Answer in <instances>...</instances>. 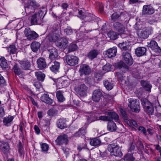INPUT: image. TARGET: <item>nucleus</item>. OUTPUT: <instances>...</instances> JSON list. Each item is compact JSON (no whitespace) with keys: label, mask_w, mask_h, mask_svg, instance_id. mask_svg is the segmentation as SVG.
<instances>
[{"label":"nucleus","mask_w":161,"mask_h":161,"mask_svg":"<svg viewBox=\"0 0 161 161\" xmlns=\"http://www.w3.org/2000/svg\"><path fill=\"white\" fill-rule=\"evenodd\" d=\"M40 5L35 0L29 1L25 5V11L26 14L28 15L34 12L35 10L39 7Z\"/></svg>","instance_id":"obj_3"},{"label":"nucleus","mask_w":161,"mask_h":161,"mask_svg":"<svg viewBox=\"0 0 161 161\" xmlns=\"http://www.w3.org/2000/svg\"><path fill=\"white\" fill-rule=\"evenodd\" d=\"M99 119L103 121H111V119L108 116L103 115L100 116Z\"/></svg>","instance_id":"obj_55"},{"label":"nucleus","mask_w":161,"mask_h":161,"mask_svg":"<svg viewBox=\"0 0 161 161\" xmlns=\"http://www.w3.org/2000/svg\"><path fill=\"white\" fill-rule=\"evenodd\" d=\"M122 58L125 63L129 65H131L133 64V60L129 52H125L122 53Z\"/></svg>","instance_id":"obj_14"},{"label":"nucleus","mask_w":161,"mask_h":161,"mask_svg":"<svg viewBox=\"0 0 161 161\" xmlns=\"http://www.w3.org/2000/svg\"><path fill=\"white\" fill-rule=\"evenodd\" d=\"M0 65L3 69H6L8 68L7 61L4 57H1L0 58Z\"/></svg>","instance_id":"obj_37"},{"label":"nucleus","mask_w":161,"mask_h":161,"mask_svg":"<svg viewBox=\"0 0 161 161\" xmlns=\"http://www.w3.org/2000/svg\"><path fill=\"white\" fill-rule=\"evenodd\" d=\"M98 54V52L96 50H91L87 54V57L91 60H92L97 57Z\"/></svg>","instance_id":"obj_33"},{"label":"nucleus","mask_w":161,"mask_h":161,"mask_svg":"<svg viewBox=\"0 0 161 161\" xmlns=\"http://www.w3.org/2000/svg\"><path fill=\"white\" fill-rule=\"evenodd\" d=\"M88 87L84 84L80 85L75 88V91L81 97L86 95Z\"/></svg>","instance_id":"obj_7"},{"label":"nucleus","mask_w":161,"mask_h":161,"mask_svg":"<svg viewBox=\"0 0 161 161\" xmlns=\"http://www.w3.org/2000/svg\"><path fill=\"white\" fill-rule=\"evenodd\" d=\"M22 68L25 70H28L31 66V64L28 60L21 61L19 62Z\"/></svg>","instance_id":"obj_28"},{"label":"nucleus","mask_w":161,"mask_h":161,"mask_svg":"<svg viewBox=\"0 0 161 161\" xmlns=\"http://www.w3.org/2000/svg\"><path fill=\"white\" fill-rule=\"evenodd\" d=\"M90 144L93 146H99L101 144V141L97 138L91 139L90 141Z\"/></svg>","instance_id":"obj_31"},{"label":"nucleus","mask_w":161,"mask_h":161,"mask_svg":"<svg viewBox=\"0 0 161 161\" xmlns=\"http://www.w3.org/2000/svg\"><path fill=\"white\" fill-rule=\"evenodd\" d=\"M69 85V81L67 80H64L63 78L58 79L56 82L57 86L58 89L66 87Z\"/></svg>","instance_id":"obj_16"},{"label":"nucleus","mask_w":161,"mask_h":161,"mask_svg":"<svg viewBox=\"0 0 161 161\" xmlns=\"http://www.w3.org/2000/svg\"><path fill=\"white\" fill-rule=\"evenodd\" d=\"M40 46V43L37 42H33L31 44V47L33 52H36L39 49Z\"/></svg>","instance_id":"obj_30"},{"label":"nucleus","mask_w":161,"mask_h":161,"mask_svg":"<svg viewBox=\"0 0 161 161\" xmlns=\"http://www.w3.org/2000/svg\"><path fill=\"white\" fill-rule=\"evenodd\" d=\"M88 117L87 120L88 122L90 123L97 120L95 114L93 113H91L89 114L88 115Z\"/></svg>","instance_id":"obj_44"},{"label":"nucleus","mask_w":161,"mask_h":161,"mask_svg":"<svg viewBox=\"0 0 161 161\" xmlns=\"http://www.w3.org/2000/svg\"><path fill=\"white\" fill-rule=\"evenodd\" d=\"M108 115L109 117L111 119V121L114 119L115 120H117L119 119V116L118 115L114 112H108Z\"/></svg>","instance_id":"obj_41"},{"label":"nucleus","mask_w":161,"mask_h":161,"mask_svg":"<svg viewBox=\"0 0 161 161\" xmlns=\"http://www.w3.org/2000/svg\"><path fill=\"white\" fill-rule=\"evenodd\" d=\"M42 151L43 152H46L48 151L49 148L48 145L46 143H42L41 145Z\"/></svg>","instance_id":"obj_56"},{"label":"nucleus","mask_w":161,"mask_h":161,"mask_svg":"<svg viewBox=\"0 0 161 161\" xmlns=\"http://www.w3.org/2000/svg\"><path fill=\"white\" fill-rule=\"evenodd\" d=\"M47 38L50 42H54L57 40L58 41V36L56 35L50 34L47 36Z\"/></svg>","instance_id":"obj_40"},{"label":"nucleus","mask_w":161,"mask_h":161,"mask_svg":"<svg viewBox=\"0 0 161 161\" xmlns=\"http://www.w3.org/2000/svg\"><path fill=\"white\" fill-rule=\"evenodd\" d=\"M107 35L110 39L114 40L117 38L118 34L115 31H111L108 33Z\"/></svg>","instance_id":"obj_39"},{"label":"nucleus","mask_w":161,"mask_h":161,"mask_svg":"<svg viewBox=\"0 0 161 161\" xmlns=\"http://www.w3.org/2000/svg\"><path fill=\"white\" fill-rule=\"evenodd\" d=\"M86 145L85 144L84 145L83 143L80 144L77 147V149L80 151H81L82 149L86 148Z\"/></svg>","instance_id":"obj_59"},{"label":"nucleus","mask_w":161,"mask_h":161,"mask_svg":"<svg viewBox=\"0 0 161 161\" xmlns=\"http://www.w3.org/2000/svg\"><path fill=\"white\" fill-rule=\"evenodd\" d=\"M78 13L79 17L80 18H84L86 17L85 14L83 12L82 10H79Z\"/></svg>","instance_id":"obj_63"},{"label":"nucleus","mask_w":161,"mask_h":161,"mask_svg":"<svg viewBox=\"0 0 161 161\" xmlns=\"http://www.w3.org/2000/svg\"><path fill=\"white\" fill-rule=\"evenodd\" d=\"M57 124V127L61 129H63L67 127L65 121L63 119H60L58 120Z\"/></svg>","instance_id":"obj_32"},{"label":"nucleus","mask_w":161,"mask_h":161,"mask_svg":"<svg viewBox=\"0 0 161 161\" xmlns=\"http://www.w3.org/2000/svg\"><path fill=\"white\" fill-rule=\"evenodd\" d=\"M128 106L131 110L135 113H138L140 110V107L137 99L130 98L128 99Z\"/></svg>","instance_id":"obj_4"},{"label":"nucleus","mask_w":161,"mask_h":161,"mask_svg":"<svg viewBox=\"0 0 161 161\" xmlns=\"http://www.w3.org/2000/svg\"><path fill=\"white\" fill-rule=\"evenodd\" d=\"M55 141L57 144L58 145L67 144L68 142V136L65 134L59 136Z\"/></svg>","instance_id":"obj_10"},{"label":"nucleus","mask_w":161,"mask_h":161,"mask_svg":"<svg viewBox=\"0 0 161 161\" xmlns=\"http://www.w3.org/2000/svg\"><path fill=\"white\" fill-rule=\"evenodd\" d=\"M108 129L111 131H114L116 130L117 127L114 122L110 121L108 123Z\"/></svg>","instance_id":"obj_35"},{"label":"nucleus","mask_w":161,"mask_h":161,"mask_svg":"<svg viewBox=\"0 0 161 161\" xmlns=\"http://www.w3.org/2000/svg\"><path fill=\"white\" fill-rule=\"evenodd\" d=\"M103 97L101 92L98 90H95L93 92L92 98L93 101L97 102L99 101L101 98Z\"/></svg>","instance_id":"obj_17"},{"label":"nucleus","mask_w":161,"mask_h":161,"mask_svg":"<svg viewBox=\"0 0 161 161\" xmlns=\"http://www.w3.org/2000/svg\"><path fill=\"white\" fill-rule=\"evenodd\" d=\"M120 111L123 118L126 119L128 116L126 112L122 109H120Z\"/></svg>","instance_id":"obj_57"},{"label":"nucleus","mask_w":161,"mask_h":161,"mask_svg":"<svg viewBox=\"0 0 161 161\" xmlns=\"http://www.w3.org/2000/svg\"><path fill=\"white\" fill-rule=\"evenodd\" d=\"M43 17V13L41 10L35 13L31 16V24H40L42 22Z\"/></svg>","instance_id":"obj_6"},{"label":"nucleus","mask_w":161,"mask_h":161,"mask_svg":"<svg viewBox=\"0 0 161 161\" xmlns=\"http://www.w3.org/2000/svg\"><path fill=\"white\" fill-rule=\"evenodd\" d=\"M127 44V42H123L119 44L118 46L121 49L124 50H126L128 49L129 47V46Z\"/></svg>","instance_id":"obj_47"},{"label":"nucleus","mask_w":161,"mask_h":161,"mask_svg":"<svg viewBox=\"0 0 161 161\" xmlns=\"http://www.w3.org/2000/svg\"><path fill=\"white\" fill-rule=\"evenodd\" d=\"M103 73L100 71H97L95 74V78L97 80H100L102 79L103 75Z\"/></svg>","instance_id":"obj_51"},{"label":"nucleus","mask_w":161,"mask_h":161,"mask_svg":"<svg viewBox=\"0 0 161 161\" xmlns=\"http://www.w3.org/2000/svg\"><path fill=\"white\" fill-rule=\"evenodd\" d=\"M64 32L68 35H71L73 33L72 30L69 28H66L64 30Z\"/></svg>","instance_id":"obj_61"},{"label":"nucleus","mask_w":161,"mask_h":161,"mask_svg":"<svg viewBox=\"0 0 161 161\" xmlns=\"http://www.w3.org/2000/svg\"><path fill=\"white\" fill-rule=\"evenodd\" d=\"M41 100L43 102L49 105L53 104V105L55 104L54 103L53 104V100L51 98L49 97L48 94H43L41 97Z\"/></svg>","instance_id":"obj_18"},{"label":"nucleus","mask_w":161,"mask_h":161,"mask_svg":"<svg viewBox=\"0 0 161 161\" xmlns=\"http://www.w3.org/2000/svg\"><path fill=\"white\" fill-rule=\"evenodd\" d=\"M146 51L147 49L145 47H140L136 49L135 53L138 57H141L145 55Z\"/></svg>","instance_id":"obj_23"},{"label":"nucleus","mask_w":161,"mask_h":161,"mask_svg":"<svg viewBox=\"0 0 161 161\" xmlns=\"http://www.w3.org/2000/svg\"><path fill=\"white\" fill-rule=\"evenodd\" d=\"M5 114V112L3 108L0 107V118L3 117Z\"/></svg>","instance_id":"obj_60"},{"label":"nucleus","mask_w":161,"mask_h":161,"mask_svg":"<svg viewBox=\"0 0 161 161\" xmlns=\"http://www.w3.org/2000/svg\"><path fill=\"white\" fill-rule=\"evenodd\" d=\"M78 58L75 56L68 55L66 58V61L67 64L71 66H74L78 63Z\"/></svg>","instance_id":"obj_9"},{"label":"nucleus","mask_w":161,"mask_h":161,"mask_svg":"<svg viewBox=\"0 0 161 161\" xmlns=\"http://www.w3.org/2000/svg\"><path fill=\"white\" fill-rule=\"evenodd\" d=\"M114 66L115 67L119 69L123 68V69H125V71L128 70V66L122 61L118 62L116 63H115L114 64Z\"/></svg>","instance_id":"obj_29"},{"label":"nucleus","mask_w":161,"mask_h":161,"mask_svg":"<svg viewBox=\"0 0 161 161\" xmlns=\"http://www.w3.org/2000/svg\"><path fill=\"white\" fill-rule=\"evenodd\" d=\"M13 69L16 75H19L22 73V71L19 67L18 65L16 64H15L14 65L13 67Z\"/></svg>","instance_id":"obj_42"},{"label":"nucleus","mask_w":161,"mask_h":161,"mask_svg":"<svg viewBox=\"0 0 161 161\" xmlns=\"http://www.w3.org/2000/svg\"><path fill=\"white\" fill-rule=\"evenodd\" d=\"M125 161H133L134 158L132 155L130 154H128L125 155L123 158Z\"/></svg>","instance_id":"obj_50"},{"label":"nucleus","mask_w":161,"mask_h":161,"mask_svg":"<svg viewBox=\"0 0 161 161\" xmlns=\"http://www.w3.org/2000/svg\"><path fill=\"white\" fill-rule=\"evenodd\" d=\"M142 86L147 91L150 92L152 86L148 81L142 80L141 82Z\"/></svg>","instance_id":"obj_27"},{"label":"nucleus","mask_w":161,"mask_h":161,"mask_svg":"<svg viewBox=\"0 0 161 161\" xmlns=\"http://www.w3.org/2000/svg\"><path fill=\"white\" fill-rule=\"evenodd\" d=\"M14 119V117L9 115L7 117H4L3 119V122L4 125L7 126H10Z\"/></svg>","instance_id":"obj_25"},{"label":"nucleus","mask_w":161,"mask_h":161,"mask_svg":"<svg viewBox=\"0 0 161 161\" xmlns=\"http://www.w3.org/2000/svg\"><path fill=\"white\" fill-rule=\"evenodd\" d=\"M141 104L145 110L150 115H152L154 112V108L152 103L145 98H142L141 100Z\"/></svg>","instance_id":"obj_5"},{"label":"nucleus","mask_w":161,"mask_h":161,"mask_svg":"<svg viewBox=\"0 0 161 161\" xmlns=\"http://www.w3.org/2000/svg\"><path fill=\"white\" fill-rule=\"evenodd\" d=\"M79 71L81 74L88 75L90 73L91 70L88 65L83 64L80 66Z\"/></svg>","instance_id":"obj_20"},{"label":"nucleus","mask_w":161,"mask_h":161,"mask_svg":"<svg viewBox=\"0 0 161 161\" xmlns=\"http://www.w3.org/2000/svg\"><path fill=\"white\" fill-rule=\"evenodd\" d=\"M108 150L111 155L119 158H121L123 156V153L121 149L116 143H114L108 145Z\"/></svg>","instance_id":"obj_2"},{"label":"nucleus","mask_w":161,"mask_h":161,"mask_svg":"<svg viewBox=\"0 0 161 161\" xmlns=\"http://www.w3.org/2000/svg\"><path fill=\"white\" fill-rule=\"evenodd\" d=\"M38 67L41 69L45 68L47 66L45 59L43 58H40L37 61Z\"/></svg>","instance_id":"obj_22"},{"label":"nucleus","mask_w":161,"mask_h":161,"mask_svg":"<svg viewBox=\"0 0 161 161\" xmlns=\"http://www.w3.org/2000/svg\"><path fill=\"white\" fill-rule=\"evenodd\" d=\"M63 92L61 91H58L56 92V97L57 98L60 102H62L65 100V98H64L63 93Z\"/></svg>","instance_id":"obj_38"},{"label":"nucleus","mask_w":161,"mask_h":161,"mask_svg":"<svg viewBox=\"0 0 161 161\" xmlns=\"http://www.w3.org/2000/svg\"><path fill=\"white\" fill-rule=\"evenodd\" d=\"M17 49L14 45H10L8 48V51L10 54H14L16 53Z\"/></svg>","instance_id":"obj_48"},{"label":"nucleus","mask_w":161,"mask_h":161,"mask_svg":"<svg viewBox=\"0 0 161 161\" xmlns=\"http://www.w3.org/2000/svg\"><path fill=\"white\" fill-rule=\"evenodd\" d=\"M51 33L58 32L60 31V26L57 24H55L50 28Z\"/></svg>","instance_id":"obj_43"},{"label":"nucleus","mask_w":161,"mask_h":161,"mask_svg":"<svg viewBox=\"0 0 161 161\" xmlns=\"http://www.w3.org/2000/svg\"><path fill=\"white\" fill-rule=\"evenodd\" d=\"M68 39L64 37L59 39L56 43V46L60 48H66L68 46Z\"/></svg>","instance_id":"obj_12"},{"label":"nucleus","mask_w":161,"mask_h":161,"mask_svg":"<svg viewBox=\"0 0 161 161\" xmlns=\"http://www.w3.org/2000/svg\"><path fill=\"white\" fill-rule=\"evenodd\" d=\"M49 52V58L51 59H53L57 58L58 56V51L56 48H53L48 50Z\"/></svg>","instance_id":"obj_24"},{"label":"nucleus","mask_w":161,"mask_h":161,"mask_svg":"<svg viewBox=\"0 0 161 161\" xmlns=\"http://www.w3.org/2000/svg\"><path fill=\"white\" fill-rule=\"evenodd\" d=\"M6 82L3 77L0 74V86L6 85Z\"/></svg>","instance_id":"obj_58"},{"label":"nucleus","mask_w":161,"mask_h":161,"mask_svg":"<svg viewBox=\"0 0 161 161\" xmlns=\"http://www.w3.org/2000/svg\"><path fill=\"white\" fill-rule=\"evenodd\" d=\"M122 14H119L118 12L113 13L111 16V19L112 21H114L118 19L119 17H121Z\"/></svg>","instance_id":"obj_45"},{"label":"nucleus","mask_w":161,"mask_h":161,"mask_svg":"<svg viewBox=\"0 0 161 161\" xmlns=\"http://www.w3.org/2000/svg\"><path fill=\"white\" fill-rule=\"evenodd\" d=\"M18 151L19 152L20 156H21L24 153V152L23 151V147L22 146H19Z\"/></svg>","instance_id":"obj_64"},{"label":"nucleus","mask_w":161,"mask_h":161,"mask_svg":"<svg viewBox=\"0 0 161 161\" xmlns=\"http://www.w3.org/2000/svg\"><path fill=\"white\" fill-rule=\"evenodd\" d=\"M147 46L156 53H159L161 52L160 47H158L157 43L155 41H151L150 42L147 44Z\"/></svg>","instance_id":"obj_13"},{"label":"nucleus","mask_w":161,"mask_h":161,"mask_svg":"<svg viewBox=\"0 0 161 161\" xmlns=\"http://www.w3.org/2000/svg\"><path fill=\"white\" fill-rule=\"evenodd\" d=\"M136 145L138 149L141 150L144 149V146L141 141L138 140L136 142Z\"/></svg>","instance_id":"obj_53"},{"label":"nucleus","mask_w":161,"mask_h":161,"mask_svg":"<svg viewBox=\"0 0 161 161\" xmlns=\"http://www.w3.org/2000/svg\"><path fill=\"white\" fill-rule=\"evenodd\" d=\"M135 28L137 31V35L140 38H147L151 34L152 30L148 27H145L142 24H136Z\"/></svg>","instance_id":"obj_1"},{"label":"nucleus","mask_w":161,"mask_h":161,"mask_svg":"<svg viewBox=\"0 0 161 161\" xmlns=\"http://www.w3.org/2000/svg\"><path fill=\"white\" fill-rule=\"evenodd\" d=\"M86 133V132L84 130L80 129L75 134V136L77 137H79L84 135Z\"/></svg>","instance_id":"obj_52"},{"label":"nucleus","mask_w":161,"mask_h":161,"mask_svg":"<svg viewBox=\"0 0 161 161\" xmlns=\"http://www.w3.org/2000/svg\"><path fill=\"white\" fill-rule=\"evenodd\" d=\"M36 76L38 80L42 81H43L45 77V75L41 71H38L35 72V73Z\"/></svg>","instance_id":"obj_36"},{"label":"nucleus","mask_w":161,"mask_h":161,"mask_svg":"<svg viewBox=\"0 0 161 161\" xmlns=\"http://www.w3.org/2000/svg\"><path fill=\"white\" fill-rule=\"evenodd\" d=\"M103 83L104 86L107 90H111L113 87L114 85L111 81L108 80H104Z\"/></svg>","instance_id":"obj_34"},{"label":"nucleus","mask_w":161,"mask_h":161,"mask_svg":"<svg viewBox=\"0 0 161 161\" xmlns=\"http://www.w3.org/2000/svg\"><path fill=\"white\" fill-rule=\"evenodd\" d=\"M117 52V48L116 47H113L105 51V54L108 57L111 58L116 56Z\"/></svg>","instance_id":"obj_19"},{"label":"nucleus","mask_w":161,"mask_h":161,"mask_svg":"<svg viewBox=\"0 0 161 161\" xmlns=\"http://www.w3.org/2000/svg\"><path fill=\"white\" fill-rule=\"evenodd\" d=\"M60 68V63L57 61L53 62L52 64V66L50 67V69L53 72L56 73L58 72Z\"/></svg>","instance_id":"obj_26"},{"label":"nucleus","mask_w":161,"mask_h":161,"mask_svg":"<svg viewBox=\"0 0 161 161\" xmlns=\"http://www.w3.org/2000/svg\"><path fill=\"white\" fill-rule=\"evenodd\" d=\"M138 130L141 131L145 135H146L147 130L143 126H140L139 127Z\"/></svg>","instance_id":"obj_62"},{"label":"nucleus","mask_w":161,"mask_h":161,"mask_svg":"<svg viewBox=\"0 0 161 161\" xmlns=\"http://www.w3.org/2000/svg\"><path fill=\"white\" fill-rule=\"evenodd\" d=\"M9 146L7 142L0 141V149L1 151L6 155L9 153Z\"/></svg>","instance_id":"obj_15"},{"label":"nucleus","mask_w":161,"mask_h":161,"mask_svg":"<svg viewBox=\"0 0 161 161\" xmlns=\"http://www.w3.org/2000/svg\"><path fill=\"white\" fill-rule=\"evenodd\" d=\"M25 36L28 40H33L38 37V34L34 31H31L29 28H26L24 31Z\"/></svg>","instance_id":"obj_8"},{"label":"nucleus","mask_w":161,"mask_h":161,"mask_svg":"<svg viewBox=\"0 0 161 161\" xmlns=\"http://www.w3.org/2000/svg\"><path fill=\"white\" fill-rule=\"evenodd\" d=\"M154 13V9L151 6L149 5H144L143 8V14H151Z\"/></svg>","instance_id":"obj_21"},{"label":"nucleus","mask_w":161,"mask_h":161,"mask_svg":"<svg viewBox=\"0 0 161 161\" xmlns=\"http://www.w3.org/2000/svg\"><path fill=\"white\" fill-rule=\"evenodd\" d=\"M103 69L106 72L111 71L112 69V65L109 63H107L103 67Z\"/></svg>","instance_id":"obj_49"},{"label":"nucleus","mask_w":161,"mask_h":161,"mask_svg":"<svg viewBox=\"0 0 161 161\" xmlns=\"http://www.w3.org/2000/svg\"><path fill=\"white\" fill-rule=\"evenodd\" d=\"M114 30L120 34H123L125 31V27L123 24L119 22H114L113 24Z\"/></svg>","instance_id":"obj_11"},{"label":"nucleus","mask_w":161,"mask_h":161,"mask_svg":"<svg viewBox=\"0 0 161 161\" xmlns=\"http://www.w3.org/2000/svg\"><path fill=\"white\" fill-rule=\"evenodd\" d=\"M58 112L57 110L54 108H51L47 111V114L51 116H55L57 114Z\"/></svg>","instance_id":"obj_46"},{"label":"nucleus","mask_w":161,"mask_h":161,"mask_svg":"<svg viewBox=\"0 0 161 161\" xmlns=\"http://www.w3.org/2000/svg\"><path fill=\"white\" fill-rule=\"evenodd\" d=\"M78 47L77 45L74 43L71 44L69 47V50L70 51H75L77 48Z\"/></svg>","instance_id":"obj_54"}]
</instances>
